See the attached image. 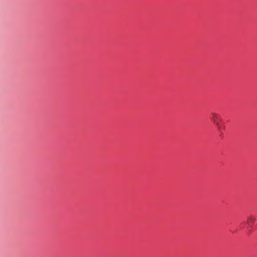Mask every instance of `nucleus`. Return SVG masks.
I'll list each match as a JSON object with an SVG mask.
<instances>
[{
    "instance_id": "obj_2",
    "label": "nucleus",
    "mask_w": 257,
    "mask_h": 257,
    "mask_svg": "<svg viewBox=\"0 0 257 257\" xmlns=\"http://www.w3.org/2000/svg\"><path fill=\"white\" fill-rule=\"evenodd\" d=\"M255 220V218L254 216H249L247 217V223L249 224L253 223Z\"/></svg>"
},
{
    "instance_id": "obj_3",
    "label": "nucleus",
    "mask_w": 257,
    "mask_h": 257,
    "mask_svg": "<svg viewBox=\"0 0 257 257\" xmlns=\"http://www.w3.org/2000/svg\"><path fill=\"white\" fill-rule=\"evenodd\" d=\"M220 122H213L214 124L216 126L219 132H221L222 128L220 123Z\"/></svg>"
},
{
    "instance_id": "obj_1",
    "label": "nucleus",
    "mask_w": 257,
    "mask_h": 257,
    "mask_svg": "<svg viewBox=\"0 0 257 257\" xmlns=\"http://www.w3.org/2000/svg\"><path fill=\"white\" fill-rule=\"evenodd\" d=\"M210 119L213 122H222V118L220 115L215 112L211 113Z\"/></svg>"
}]
</instances>
